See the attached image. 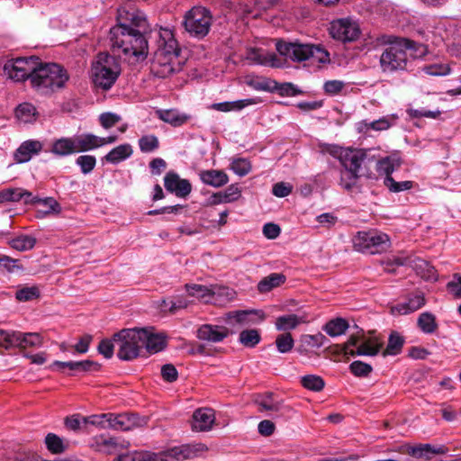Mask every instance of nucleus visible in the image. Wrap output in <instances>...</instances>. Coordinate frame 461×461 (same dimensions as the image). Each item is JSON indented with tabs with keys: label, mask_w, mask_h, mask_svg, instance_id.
I'll list each match as a JSON object with an SVG mask.
<instances>
[{
	"label": "nucleus",
	"mask_w": 461,
	"mask_h": 461,
	"mask_svg": "<svg viewBox=\"0 0 461 461\" xmlns=\"http://www.w3.org/2000/svg\"><path fill=\"white\" fill-rule=\"evenodd\" d=\"M118 23L111 28L109 40L114 54L145 59L149 53V24L139 11L119 10Z\"/></svg>",
	"instance_id": "nucleus-1"
},
{
	"label": "nucleus",
	"mask_w": 461,
	"mask_h": 461,
	"mask_svg": "<svg viewBox=\"0 0 461 461\" xmlns=\"http://www.w3.org/2000/svg\"><path fill=\"white\" fill-rule=\"evenodd\" d=\"M406 50H413L418 56L426 54L425 45L417 43L406 38H401L397 42L388 46L380 57V66L383 72H394L406 68L408 56Z\"/></svg>",
	"instance_id": "nucleus-2"
},
{
	"label": "nucleus",
	"mask_w": 461,
	"mask_h": 461,
	"mask_svg": "<svg viewBox=\"0 0 461 461\" xmlns=\"http://www.w3.org/2000/svg\"><path fill=\"white\" fill-rule=\"evenodd\" d=\"M69 77L57 63H43L37 60L32 77V86L42 95H50L64 87Z\"/></svg>",
	"instance_id": "nucleus-3"
},
{
	"label": "nucleus",
	"mask_w": 461,
	"mask_h": 461,
	"mask_svg": "<svg viewBox=\"0 0 461 461\" xmlns=\"http://www.w3.org/2000/svg\"><path fill=\"white\" fill-rule=\"evenodd\" d=\"M144 333L140 328L122 329L113 335L117 347V357L123 361H131L141 357Z\"/></svg>",
	"instance_id": "nucleus-4"
},
{
	"label": "nucleus",
	"mask_w": 461,
	"mask_h": 461,
	"mask_svg": "<svg viewBox=\"0 0 461 461\" xmlns=\"http://www.w3.org/2000/svg\"><path fill=\"white\" fill-rule=\"evenodd\" d=\"M277 52L294 62H302L315 58L319 62L329 60V53L323 49L312 45L303 44L299 42H287L283 40H277L276 43Z\"/></svg>",
	"instance_id": "nucleus-5"
},
{
	"label": "nucleus",
	"mask_w": 461,
	"mask_h": 461,
	"mask_svg": "<svg viewBox=\"0 0 461 461\" xmlns=\"http://www.w3.org/2000/svg\"><path fill=\"white\" fill-rule=\"evenodd\" d=\"M93 81L95 86L109 90L121 74V67L114 56L99 53L93 64Z\"/></svg>",
	"instance_id": "nucleus-6"
},
{
	"label": "nucleus",
	"mask_w": 461,
	"mask_h": 461,
	"mask_svg": "<svg viewBox=\"0 0 461 461\" xmlns=\"http://www.w3.org/2000/svg\"><path fill=\"white\" fill-rule=\"evenodd\" d=\"M389 236L377 230L358 231L353 238L354 249L360 252L379 254L391 247Z\"/></svg>",
	"instance_id": "nucleus-7"
},
{
	"label": "nucleus",
	"mask_w": 461,
	"mask_h": 461,
	"mask_svg": "<svg viewBox=\"0 0 461 461\" xmlns=\"http://www.w3.org/2000/svg\"><path fill=\"white\" fill-rule=\"evenodd\" d=\"M212 22V16L208 9L195 6L185 14L183 25L191 36L203 39L209 33Z\"/></svg>",
	"instance_id": "nucleus-8"
},
{
	"label": "nucleus",
	"mask_w": 461,
	"mask_h": 461,
	"mask_svg": "<svg viewBox=\"0 0 461 461\" xmlns=\"http://www.w3.org/2000/svg\"><path fill=\"white\" fill-rule=\"evenodd\" d=\"M382 343L374 339H364L351 335L348 341L340 346V351L345 356H375L379 353Z\"/></svg>",
	"instance_id": "nucleus-9"
},
{
	"label": "nucleus",
	"mask_w": 461,
	"mask_h": 461,
	"mask_svg": "<svg viewBox=\"0 0 461 461\" xmlns=\"http://www.w3.org/2000/svg\"><path fill=\"white\" fill-rule=\"evenodd\" d=\"M37 60L39 58L36 56L18 58L13 62L6 63L4 66V72L9 78L18 82L28 78L32 81Z\"/></svg>",
	"instance_id": "nucleus-10"
},
{
	"label": "nucleus",
	"mask_w": 461,
	"mask_h": 461,
	"mask_svg": "<svg viewBox=\"0 0 461 461\" xmlns=\"http://www.w3.org/2000/svg\"><path fill=\"white\" fill-rule=\"evenodd\" d=\"M329 31L333 39L342 42L355 41L361 33L358 24L348 18L333 21Z\"/></svg>",
	"instance_id": "nucleus-11"
},
{
	"label": "nucleus",
	"mask_w": 461,
	"mask_h": 461,
	"mask_svg": "<svg viewBox=\"0 0 461 461\" xmlns=\"http://www.w3.org/2000/svg\"><path fill=\"white\" fill-rule=\"evenodd\" d=\"M183 60L168 57L163 51H156L151 62L150 70L155 77L165 78L182 68Z\"/></svg>",
	"instance_id": "nucleus-12"
},
{
	"label": "nucleus",
	"mask_w": 461,
	"mask_h": 461,
	"mask_svg": "<svg viewBox=\"0 0 461 461\" xmlns=\"http://www.w3.org/2000/svg\"><path fill=\"white\" fill-rule=\"evenodd\" d=\"M260 412H275L277 416H284L290 413L293 409L285 403V401L278 399L272 392L257 394L254 400Z\"/></svg>",
	"instance_id": "nucleus-13"
},
{
	"label": "nucleus",
	"mask_w": 461,
	"mask_h": 461,
	"mask_svg": "<svg viewBox=\"0 0 461 461\" xmlns=\"http://www.w3.org/2000/svg\"><path fill=\"white\" fill-rule=\"evenodd\" d=\"M207 450V447L203 443L185 444L169 448L164 452L165 458L161 461H183L197 456L200 453Z\"/></svg>",
	"instance_id": "nucleus-14"
},
{
	"label": "nucleus",
	"mask_w": 461,
	"mask_h": 461,
	"mask_svg": "<svg viewBox=\"0 0 461 461\" xmlns=\"http://www.w3.org/2000/svg\"><path fill=\"white\" fill-rule=\"evenodd\" d=\"M146 424L144 418L132 413H110L108 416V428L115 430L128 431Z\"/></svg>",
	"instance_id": "nucleus-15"
},
{
	"label": "nucleus",
	"mask_w": 461,
	"mask_h": 461,
	"mask_svg": "<svg viewBox=\"0 0 461 461\" xmlns=\"http://www.w3.org/2000/svg\"><path fill=\"white\" fill-rule=\"evenodd\" d=\"M92 447L101 453L112 455L121 449L128 448L130 442L126 440L120 441L117 438L105 437L104 435L95 436L93 438Z\"/></svg>",
	"instance_id": "nucleus-16"
},
{
	"label": "nucleus",
	"mask_w": 461,
	"mask_h": 461,
	"mask_svg": "<svg viewBox=\"0 0 461 461\" xmlns=\"http://www.w3.org/2000/svg\"><path fill=\"white\" fill-rule=\"evenodd\" d=\"M366 159L364 149H347L339 153V161L343 168L357 173L362 172V165Z\"/></svg>",
	"instance_id": "nucleus-17"
},
{
	"label": "nucleus",
	"mask_w": 461,
	"mask_h": 461,
	"mask_svg": "<svg viewBox=\"0 0 461 461\" xmlns=\"http://www.w3.org/2000/svg\"><path fill=\"white\" fill-rule=\"evenodd\" d=\"M164 185L167 191L175 193L178 197H185L192 191V185L187 179H182L179 176L170 171L164 177Z\"/></svg>",
	"instance_id": "nucleus-18"
},
{
	"label": "nucleus",
	"mask_w": 461,
	"mask_h": 461,
	"mask_svg": "<svg viewBox=\"0 0 461 461\" xmlns=\"http://www.w3.org/2000/svg\"><path fill=\"white\" fill-rule=\"evenodd\" d=\"M140 329L144 333L143 350L145 349L149 354H155L167 347L166 337L161 333H155L154 327L148 326Z\"/></svg>",
	"instance_id": "nucleus-19"
},
{
	"label": "nucleus",
	"mask_w": 461,
	"mask_h": 461,
	"mask_svg": "<svg viewBox=\"0 0 461 461\" xmlns=\"http://www.w3.org/2000/svg\"><path fill=\"white\" fill-rule=\"evenodd\" d=\"M230 335V330L225 326L203 324L197 330V338L212 343L222 341Z\"/></svg>",
	"instance_id": "nucleus-20"
},
{
	"label": "nucleus",
	"mask_w": 461,
	"mask_h": 461,
	"mask_svg": "<svg viewBox=\"0 0 461 461\" xmlns=\"http://www.w3.org/2000/svg\"><path fill=\"white\" fill-rule=\"evenodd\" d=\"M214 412L210 408L197 409L193 413L192 429L195 431H208L214 423Z\"/></svg>",
	"instance_id": "nucleus-21"
},
{
	"label": "nucleus",
	"mask_w": 461,
	"mask_h": 461,
	"mask_svg": "<svg viewBox=\"0 0 461 461\" xmlns=\"http://www.w3.org/2000/svg\"><path fill=\"white\" fill-rule=\"evenodd\" d=\"M447 452V447L444 445L434 447L430 444H419L406 447V453L415 458L429 459L433 455H444Z\"/></svg>",
	"instance_id": "nucleus-22"
},
{
	"label": "nucleus",
	"mask_w": 461,
	"mask_h": 461,
	"mask_svg": "<svg viewBox=\"0 0 461 461\" xmlns=\"http://www.w3.org/2000/svg\"><path fill=\"white\" fill-rule=\"evenodd\" d=\"M25 203H40L42 205L41 209H39L36 212L37 218H43L47 215L54 214L58 215L61 212L60 204L53 197L38 198L31 197L24 201Z\"/></svg>",
	"instance_id": "nucleus-23"
},
{
	"label": "nucleus",
	"mask_w": 461,
	"mask_h": 461,
	"mask_svg": "<svg viewBox=\"0 0 461 461\" xmlns=\"http://www.w3.org/2000/svg\"><path fill=\"white\" fill-rule=\"evenodd\" d=\"M42 149V143L39 140H26L23 142L14 152V159L17 163L28 162L33 155Z\"/></svg>",
	"instance_id": "nucleus-24"
},
{
	"label": "nucleus",
	"mask_w": 461,
	"mask_h": 461,
	"mask_svg": "<svg viewBox=\"0 0 461 461\" xmlns=\"http://www.w3.org/2000/svg\"><path fill=\"white\" fill-rule=\"evenodd\" d=\"M425 304L424 295L420 293L410 297L408 302L399 303L391 308V313L393 315H403L413 312Z\"/></svg>",
	"instance_id": "nucleus-25"
},
{
	"label": "nucleus",
	"mask_w": 461,
	"mask_h": 461,
	"mask_svg": "<svg viewBox=\"0 0 461 461\" xmlns=\"http://www.w3.org/2000/svg\"><path fill=\"white\" fill-rule=\"evenodd\" d=\"M200 179L205 185L213 187H221L229 182V176L222 170H203L199 174Z\"/></svg>",
	"instance_id": "nucleus-26"
},
{
	"label": "nucleus",
	"mask_w": 461,
	"mask_h": 461,
	"mask_svg": "<svg viewBox=\"0 0 461 461\" xmlns=\"http://www.w3.org/2000/svg\"><path fill=\"white\" fill-rule=\"evenodd\" d=\"M325 340L326 338L321 333H317L315 335H303L301 337L300 344L296 349L301 355H306L310 349L321 348L324 344Z\"/></svg>",
	"instance_id": "nucleus-27"
},
{
	"label": "nucleus",
	"mask_w": 461,
	"mask_h": 461,
	"mask_svg": "<svg viewBox=\"0 0 461 461\" xmlns=\"http://www.w3.org/2000/svg\"><path fill=\"white\" fill-rule=\"evenodd\" d=\"M157 116L163 122L169 123L174 127H178L185 123L190 118L189 115L185 113H180L176 109H167V110H157Z\"/></svg>",
	"instance_id": "nucleus-28"
},
{
	"label": "nucleus",
	"mask_w": 461,
	"mask_h": 461,
	"mask_svg": "<svg viewBox=\"0 0 461 461\" xmlns=\"http://www.w3.org/2000/svg\"><path fill=\"white\" fill-rule=\"evenodd\" d=\"M76 152H86L100 147L99 137L92 133L82 134L74 137Z\"/></svg>",
	"instance_id": "nucleus-29"
},
{
	"label": "nucleus",
	"mask_w": 461,
	"mask_h": 461,
	"mask_svg": "<svg viewBox=\"0 0 461 461\" xmlns=\"http://www.w3.org/2000/svg\"><path fill=\"white\" fill-rule=\"evenodd\" d=\"M286 281V276L282 273H272L264 277L258 284V290L261 294L268 293L274 288L279 287Z\"/></svg>",
	"instance_id": "nucleus-30"
},
{
	"label": "nucleus",
	"mask_w": 461,
	"mask_h": 461,
	"mask_svg": "<svg viewBox=\"0 0 461 461\" xmlns=\"http://www.w3.org/2000/svg\"><path fill=\"white\" fill-rule=\"evenodd\" d=\"M247 59L260 65L276 67V56L275 53L264 52L258 49H250L247 53Z\"/></svg>",
	"instance_id": "nucleus-31"
},
{
	"label": "nucleus",
	"mask_w": 461,
	"mask_h": 461,
	"mask_svg": "<svg viewBox=\"0 0 461 461\" xmlns=\"http://www.w3.org/2000/svg\"><path fill=\"white\" fill-rule=\"evenodd\" d=\"M259 102L258 98H249L238 100L234 102H223L212 104V108L220 112H230L232 110H241L244 107L251 104H256Z\"/></svg>",
	"instance_id": "nucleus-32"
},
{
	"label": "nucleus",
	"mask_w": 461,
	"mask_h": 461,
	"mask_svg": "<svg viewBox=\"0 0 461 461\" xmlns=\"http://www.w3.org/2000/svg\"><path fill=\"white\" fill-rule=\"evenodd\" d=\"M51 152L58 156H68L76 152L74 138H60L52 144Z\"/></svg>",
	"instance_id": "nucleus-33"
},
{
	"label": "nucleus",
	"mask_w": 461,
	"mask_h": 461,
	"mask_svg": "<svg viewBox=\"0 0 461 461\" xmlns=\"http://www.w3.org/2000/svg\"><path fill=\"white\" fill-rule=\"evenodd\" d=\"M32 197V193L22 188H6L0 191V203L6 202L24 201Z\"/></svg>",
	"instance_id": "nucleus-34"
},
{
	"label": "nucleus",
	"mask_w": 461,
	"mask_h": 461,
	"mask_svg": "<svg viewBox=\"0 0 461 461\" xmlns=\"http://www.w3.org/2000/svg\"><path fill=\"white\" fill-rule=\"evenodd\" d=\"M132 154V149L130 144H122L113 149L104 156L107 162L116 164L126 159Z\"/></svg>",
	"instance_id": "nucleus-35"
},
{
	"label": "nucleus",
	"mask_w": 461,
	"mask_h": 461,
	"mask_svg": "<svg viewBox=\"0 0 461 461\" xmlns=\"http://www.w3.org/2000/svg\"><path fill=\"white\" fill-rule=\"evenodd\" d=\"M404 344V339L397 331H392L383 356H395L401 353Z\"/></svg>",
	"instance_id": "nucleus-36"
},
{
	"label": "nucleus",
	"mask_w": 461,
	"mask_h": 461,
	"mask_svg": "<svg viewBox=\"0 0 461 461\" xmlns=\"http://www.w3.org/2000/svg\"><path fill=\"white\" fill-rule=\"evenodd\" d=\"M401 160L399 158H393L391 157L384 158L377 161L376 170L381 175H385V177H392L391 174L400 167Z\"/></svg>",
	"instance_id": "nucleus-37"
},
{
	"label": "nucleus",
	"mask_w": 461,
	"mask_h": 461,
	"mask_svg": "<svg viewBox=\"0 0 461 461\" xmlns=\"http://www.w3.org/2000/svg\"><path fill=\"white\" fill-rule=\"evenodd\" d=\"M185 289L189 295L195 296L199 299H203L205 303L212 302V285L211 286H205L202 285H185Z\"/></svg>",
	"instance_id": "nucleus-38"
},
{
	"label": "nucleus",
	"mask_w": 461,
	"mask_h": 461,
	"mask_svg": "<svg viewBox=\"0 0 461 461\" xmlns=\"http://www.w3.org/2000/svg\"><path fill=\"white\" fill-rule=\"evenodd\" d=\"M348 328V323L345 319L336 318L328 321L323 330L328 335L336 337L344 334Z\"/></svg>",
	"instance_id": "nucleus-39"
},
{
	"label": "nucleus",
	"mask_w": 461,
	"mask_h": 461,
	"mask_svg": "<svg viewBox=\"0 0 461 461\" xmlns=\"http://www.w3.org/2000/svg\"><path fill=\"white\" fill-rule=\"evenodd\" d=\"M303 320L296 314L283 315L276 319V328L278 330H290L295 329Z\"/></svg>",
	"instance_id": "nucleus-40"
},
{
	"label": "nucleus",
	"mask_w": 461,
	"mask_h": 461,
	"mask_svg": "<svg viewBox=\"0 0 461 461\" xmlns=\"http://www.w3.org/2000/svg\"><path fill=\"white\" fill-rule=\"evenodd\" d=\"M156 51H163L168 57L175 59H181V49L178 47V43L173 36H170L167 40L163 39V42L159 43L158 49Z\"/></svg>",
	"instance_id": "nucleus-41"
},
{
	"label": "nucleus",
	"mask_w": 461,
	"mask_h": 461,
	"mask_svg": "<svg viewBox=\"0 0 461 461\" xmlns=\"http://www.w3.org/2000/svg\"><path fill=\"white\" fill-rule=\"evenodd\" d=\"M364 175V173H357L344 168L340 173L339 185L346 191L351 192L357 185L358 178Z\"/></svg>",
	"instance_id": "nucleus-42"
},
{
	"label": "nucleus",
	"mask_w": 461,
	"mask_h": 461,
	"mask_svg": "<svg viewBox=\"0 0 461 461\" xmlns=\"http://www.w3.org/2000/svg\"><path fill=\"white\" fill-rule=\"evenodd\" d=\"M418 327L427 334H431L438 329L435 316L430 312H422L417 321Z\"/></svg>",
	"instance_id": "nucleus-43"
},
{
	"label": "nucleus",
	"mask_w": 461,
	"mask_h": 461,
	"mask_svg": "<svg viewBox=\"0 0 461 461\" xmlns=\"http://www.w3.org/2000/svg\"><path fill=\"white\" fill-rule=\"evenodd\" d=\"M20 331H6L5 330H0V347L5 348V349H10L12 348H19V339Z\"/></svg>",
	"instance_id": "nucleus-44"
},
{
	"label": "nucleus",
	"mask_w": 461,
	"mask_h": 461,
	"mask_svg": "<svg viewBox=\"0 0 461 461\" xmlns=\"http://www.w3.org/2000/svg\"><path fill=\"white\" fill-rule=\"evenodd\" d=\"M16 117L23 122H31L35 119L36 108L29 103L20 104L15 111Z\"/></svg>",
	"instance_id": "nucleus-45"
},
{
	"label": "nucleus",
	"mask_w": 461,
	"mask_h": 461,
	"mask_svg": "<svg viewBox=\"0 0 461 461\" xmlns=\"http://www.w3.org/2000/svg\"><path fill=\"white\" fill-rule=\"evenodd\" d=\"M302 385L311 391L320 392L325 386L324 380L315 375H307L302 377L301 379Z\"/></svg>",
	"instance_id": "nucleus-46"
},
{
	"label": "nucleus",
	"mask_w": 461,
	"mask_h": 461,
	"mask_svg": "<svg viewBox=\"0 0 461 461\" xmlns=\"http://www.w3.org/2000/svg\"><path fill=\"white\" fill-rule=\"evenodd\" d=\"M45 444L48 450L53 454H61L66 449L62 438L54 433L47 434L45 438Z\"/></svg>",
	"instance_id": "nucleus-47"
},
{
	"label": "nucleus",
	"mask_w": 461,
	"mask_h": 461,
	"mask_svg": "<svg viewBox=\"0 0 461 461\" xmlns=\"http://www.w3.org/2000/svg\"><path fill=\"white\" fill-rule=\"evenodd\" d=\"M294 345V340L292 334L289 332L279 334L276 339V348L282 354L290 352L293 349Z\"/></svg>",
	"instance_id": "nucleus-48"
},
{
	"label": "nucleus",
	"mask_w": 461,
	"mask_h": 461,
	"mask_svg": "<svg viewBox=\"0 0 461 461\" xmlns=\"http://www.w3.org/2000/svg\"><path fill=\"white\" fill-rule=\"evenodd\" d=\"M19 348L40 347L42 344V338L39 333L20 332Z\"/></svg>",
	"instance_id": "nucleus-49"
},
{
	"label": "nucleus",
	"mask_w": 461,
	"mask_h": 461,
	"mask_svg": "<svg viewBox=\"0 0 461 461\" xmlns=\"http://www.w3.org/2000/svg\"><path fill=\"white\" fill-rule=\"evenodd\" d=\"M260 341V335L257 330H245L240 333V342L245 347L254 348Z\"/></svg>",
	"instance_id": "nucleus-50"
},
{
	"label": "nucleus",
	"mask_w": 461,
	"mask_h": 461,
	"mask_svg": "<svg viewBox=\"0 0 461 461\" xmlns=\"http://www.w3.org/2000/svg\"><path fill=\"white\" fill-rule=\"evenodd\" d=\"M35 243L36 240L30 236H20L10 241L11 247L19 251L31 249L35 246Z\"/></svg>",
	"instance_id": "nucleus-51"
},
{
	"label": "nucleus",
	"mask_w": 461,
	"mask_h": 461,
	"mask_svg": "<svg viewBox=\"0 0 461 461\" xmlns=\"http://www.w3.org/2000/svg\"><path fill=\"white\" fill-rule=\"evenodd\" d=\"M235 292L228 287L212 285V302H218L221 298L224 302H230L234 298Z\"/></svg>",
	"instance_id": "nucleus-52"
},
{
	"label": "nucleus",
	"mask_w": 461,
	"mask_h": 461,
	"mask_svg": "<svg viewBox=\"0 0 461 461\" xmlns=\"http://www.w3.org/2000/svg\"><path fill=\"white\" fill-rule=\"evenodd\" d=\"M39 297L40 290L37 286L23 287L18 289L15 293V298L20 302H28Z\"/></svg>",
	"instance_id": "nucleus-53"
},
{
	"label": "nucleus",
	"mask_w": 461,
	"mask_h": 461,
	"mask_svg": "<svg viewBox=\"0 0 461 461\" xmlns=\"http://www.w3.org/2000/svg\"><path fill=\"white\" fill-rule=\"evenodd\" d=\"M384 184L391 192L393 193L409 190L413 186V183L411 181L397 182L393 177H385Z\"/></svg>",
	"instance_id": "nucleus-54"
},
{
	"label": "nucleus",
	"mask_w": 461,
	"mask_h": 461,
	"mask_svg": "<svg viewBox=\"0 0 461 461\" xmlns=\"http://www.w3.org/2000/svg\"><path fill=\"white\" fill-rule=\"evenodd\" d=\"M139 146L142 152H151L159 146L158 139L155 135H145L139 140Z\"/></svg>",
	"instance_id": "nucleus-55"
},
{
	"label": "nucleus",
	"mask_w": 461,
	"mask_h": 461,
	"mask_svg": "<svg viewBox=\"0 0 461 461\" xmlns=\"http://www.w3.org/2000/svg\"><path fill=\"white\" fill-rule=\"evenodd\" d=\"M76 163L80 167L82 173L86 175L92 172L95 168L96 159L92 155H82L77 158Z\"/></svg>",
	"instance_id": "nucleus-56"
},
{
	"label": "nucleus",
	"mask_w": 461,
	"mask_h": 461,
	"mask_svg": "<svg viewBox=\"0 0 461 461\" xmlns=\"http://www.w3.org/2000/svg\"><path fill=\"white\" fill-rule=\"evenodd\" d=\"M247 84L258 91H272L274 89L273 85H277L276 81L259 77L251 78L247 81Z\"/></svg>",
	"instance_id": "nucleus-57"
},
{
	"label": "nucleus",
	"mask_w": 461,
	"mask_h": 461,
	"mask_svg": "<svg viewBox=\"0 0 461 461\" xmlns=\"http://www.w3.org/2000/svg\"><path fill=\"white\" fill-rule=\"evenodd\" d=\"M349 369L356 376H367L373 370L369 364L358 360L352 362Z\"/></svg>",
	"instance_id": "nucleus-58"
},
{
	"label": "nucleus",
	"mask_w": 461,
	"mask_h": 461,
	"mask_svg": "<svg viewBox=\"0 0 461 461\" xmlns=\"http://www.w3.org/2000/svg\"><path fill=\"white\" fill-rule=\"evenodd\" d=\"M231 169L237 175L243 176L250 172L251 165L249 161L245 158H237L232 161Z\"/></svg>",
	"instance_id": "nucleus-59"
},
{
	"label": "nucleus",
	"mask_w": 461,
	"mask_h": 461,
	"mask_svg": "<svg viewBox=\"0 0 461 461\" xmlns=\"http://www.w3.org/2000/svg\"><path fill=\"white\" fill-rule=\"evenodd\" d=\"M114 341L112 339H102L98 345L97 350L105 358H111L113 356Z\"/></svg>",
	"instance_id": "nucleus-60"
},
{
	"label": "nucleus",
	"mask_w": 461,
	"mask_h": 461,
	"mask_svg": "<svg viewBox=\"0 0 461 461\" xmlns=\"http://www.w3.org/2000/svg\"><path fill=\"white\" fill-rule=\"evenodd\" d=\"M110 413H104L101 415H92L89 417H83L82 420L84 423H90L95 426H99L102 428H108V416Z\"/></svg>",
	"instance_id": "nucleus-61"
},
{
	"label": "nucleus",
	"mask_w": 461,
	"mask_h": 461,
	"mask_svg": "<svg viewBox=\"0 0 461 461\" xmlns=\"http://www.w3.org/2000/svg\"><path fill=\"white\" fill-rule=\"evenodd\" d=\"M161 376L167 383H173L178 378V372L174 365L166 364L161 367Z\"/></svg>",
	"instance_id": "nucleus-62"
},
{
	"label": "nucleus",
	"mask_w": 461,
	"mask_h": 461,
	"mask_svg": "<svg viewBox=\"0 0 461 461\" xmlns=\"http://www.w3.org/2000/svg\"><path fill=\"white\" fill-rule=\"evenodd\" d=\"M99 121L104 129H109L118 123L121 117L113 113H104L99 116Z\"/></svg>",
	"instance_id": "nucleus-63"
},
{
	"label": "nucleus",
	"mask_w": 461,
	"mask_h": 461,
	"mask_svg": "<svg viewBox=\"0 0 461 461\" xmlns=\"http://www.w3.org/2000/svg\"><path fill=\"white\" fill-rule=\"evenodd\" d=\"M453 278V281L447 284V289L454 297L461 298V276L459 274H454Z\"/></svg>",
	"instance_id": "nucleus-64"
}]
</instances>
